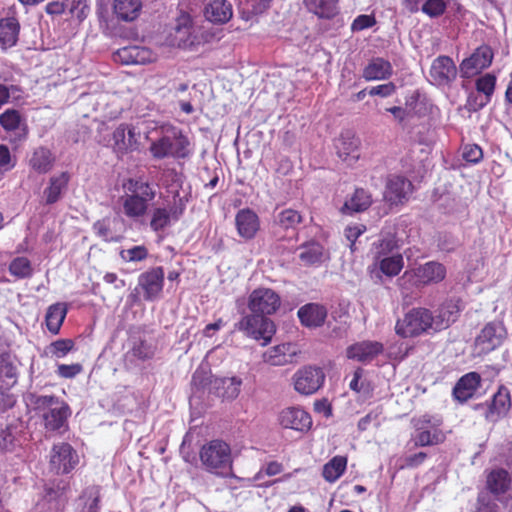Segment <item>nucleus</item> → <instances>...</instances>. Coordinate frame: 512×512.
<instances>
[{
    "label": "nucleus",
    "instance_id": "f3484780",
    "mask_svg": "<svg viewBox=\"0 0 512 512\" xmlns=\"http://www.w3.org/2000/svg\"><path fill=\"white\" fill-rule=\"evenodd\" d=\"M384 350L378 341H362L347 348V357L359 362H370Z\"/></svg>",
    "mask_w": 512,
    "mask_h": 512
},
{
    "label": "nucleus",
    "instance_id": "0e129e2a",
    "mask_svg": "<svg viewBox=\"0 0 512 512\" xmlns=\"http://www.w3.org/2000/svg\"><path fill=\"white\" fill-rule=\"evenodd\" d=\"M139 49L137 47H125L118 51V55L124 60L125 63H137L144 61V58L138 59Z\"/></svg>",
    "mask_w": 512,
    "mask_h": 512
},
{
    "label": "nucleus",
    "instance_id": "5701e85b",
    "mask_svg": "<svg viewBox=\"0 0 512 512\" xmlns=\"http://www.w3.org/2000/svg\"><path fill=\"white\" fill-rule=\"evenodd\" d=\"M142 6V0H114L112 9L117 20L132 22L140 16Z\"/></svg>",
    "mask_w": 512,
    "mask_h": 512
},
{
    "label": "nucleus",
    "instance_id": "a878e982",
    "mask_svg": "<svg viewBox=\"0 0 512 512\" xmlns=\"http://www.w3.org/2000/svg\"><path fill=\"white\" fill-rule=\"evenodd\" d=\"M214 393L225 400H234L238 397L242 380L238 377L216 378L213 383Z\"/></svg>",
    "mask_w": 512,
    "mask_h": 512
},
{
    "label": "nucleus",
    "instance_id": "7ed1b4c3",
    "mask_svg": "<svg viewBox=\"0 0 512 512\" xmlns=\"http://www.w3.org/2000/svg\"><path fill=\"white\" fill-rule=\"evenodd\" d=\"M429 330L434 331L432 312L422 307L408 311L395 326L396 333L404 338L418 336Z\"/></svg>",
    "mask_w": 512,
    "mask_h": 512
},
{
    "label": "nucleus",
    "instance_id": "a18cd8bd",
    "mask_svg": "<svg viewBox=\"0 0 512 512\" xmlns=\"http://www.w3.org/2000/svg\"><path fill=\"white\" fill-rule=\"evenodd\" d=\"M397 284L400 287L402 294L406 296L412 292L413 288L424 286L415 269L405 271L403 275L398 278Z\"/></svg>",
    "mask_w": 512,
    "mask_h": 512
},
{
    "label": "nucleus",
    "instance_id": "7c9ffc66",
    "mask_svg": "<svg viewBox=\"0 0 512 512\" xmlns=\"http://www.w3.org/2000/svg\"><path fill=\"white\" fill-rule=\"evenodd\" d=\"M205 17L213 23H226L232 17L231 4L226 0H212L205 8Z\"/></svg>",
    "mask_w": 512,
    "mask_h": 512
},
{
    "label": "nucleus",
    "instance_id": "79ce46f5",
    "mask_svg": "<svg viewBox=\"0 0 512 512\" xmlns=\"http://www.w3.org/2000/svg\"><path fill=\"white\" fill-rule=\"evenodd\" d=\"M148 209V202L140 200L130 194L123 197L124 214L129 218H139L145 215Z\"/></svg>",
    "mask_w": 512,
    "mask_h": 512
},
{
    "label": "nucleus",
    "instance_id": "2f4dec72",
    "mask_svg": "<svg viewBox=\"0 0 512 512\" xmlns=\"http://www.w3.org/2000/svg\"><path fill=\"white\" fill-rule=\"evenodd\" d=\"M339 0H304L307 10L321 19H332L339 12Z\"/></svg>",
    "mask_w": 512,
    "mask_h": 512
},
{
    "label": "nucleus",
    "instance_id": "e2e57ef3",
    "mask_svg": "<svg viewBox=\"0 0 512 512\" xmlns=\"http://www.w3.org/2000/svg\"><path fill=\"white\" fill-rule=\"evenodd\" d=\"M396 91V86L393 82H388L375 87H372L368 94L371 96L388 97Z\"/></svg>",
    "mask_w": 512,
    "mask_h": 512
},
{
    "label": "nucleus",
    "instance_id": "6ab92c4d",
    "mask_svg": "<svg viewBox=\"0 0 512 512\" xmlns=\"http://www.w3.org/2000/svg\"><path fill=\"white\" fill-rule=\"evenodd\" d=\"M298 317L301 323L309 328L320 327L327 317V309L317 303H309L298 310Z\"/></svg>",
    "mask_w": 512,
    "mask_h": 512
},
{
    "label": "nucleus",
    "instance_id": "dca6fc26",
    "mask_svg": "<svg viewBox=\"0 0 512 512\" xmlns=\"http://www.w3.org/2000/svg\"><path fill=\"white\" fill-rule=\"evenodd\" d=\"M113 150L120 155L137 148V138L132 128L126 124L119 125L112 133Z\"/></svg>",
    "mask_w": 512,
    "mask_h": 512
},
{
    "label": "nucleus",
    "instance_id": "ea45409f",
    "mask_svg": "<svg viewBox=\"0 0 512 512\" xmlns=\"http://www.w3.org/2000/svg\"><path fill=\"white\" fill-rule=\"evenodd\" d=\"M347 465V458L335 456L323 466L322 475L328 482H334L344 473Z\"/></svg>",
    "mask_w": 512,
    "mask_h": 512
},
{
    "label": "nucleus",
    "instance_id": "20e7f679",
    "mask_svg": "<svg viewBox=\"0 0 512 512\" xmlns=\"http://www.w3.org/2000/svg\"><path fill=\"white\" fill-rule=\"evenodd\" d=\"M237 328L256 340L262 339L263 345L270 342L276 330L273 321L255 313L243 317L238 322Z\"/></svg>",
    "mask_w": 512,
    "mask_h": 512
},
{
    "label": "nucleus",
    "instance_id": "a19ab883",
    "mask_svg": "<svg viewBox=\"0 0 512 512\" xmlns=\"http://www.w3.org/2000/svg\"><path fill=\"white\" fill-rule=\"evenodd\" d=\"M63 402V400L54 395H33L31 399L34 410L40 413L42 418L44 414H49L54 408L62 407Z\"/></svg>",
    "mask_w": 512,
    "mask_h": 512
},
{
    "label": "nucleus",
    "instance_id": "864d4df0",
    "mask_svg": "<svg viewBox=\"0 0 512 512\" xmlns=\"http://www.w3.org/2000/svg\"><path fill=\"white\" fill-rule=\"evenodd\" d=\"M120 256L124 261L128 262L142 261L147 258L148 250L143 245L134 246L132 248L121 250Z\"/></svg>",
    "mask_w": 512,
    "mask_h": 512
},
{
    "label": "nucleus",
    "instance_id": "e433bc0d",
    "mask_svg": "<svg viewBox=\"0 0 512 512\" xmlns=\"http://www.w3.org/2000/svg\"><path fill=\"white\" fill-rule=\"evenodd\" d=\"M123 187L128 192V194L148 203L154 199L156 194L155 190L148 182L142 181L140 179H128L123 184Z\"/></svg>",
    "mask_w": 512,
    "mask_h": 512
},
{
    "label": "nucleus",
    "instance_id": "de8ad7c7",
    "mask_svg": "<svg viewBox=\"0 0 512 512\" xmlns=\"http://www.w3.org/2000/svg\"><path fill=\"white\" fill-rule=\"evenodd\" d=\"M499 506L494 495L487 491L478 494L477 506L475 512H498Z\"/></svg>",
    "mask_w": 512,
    "mask_h": 512
},
{
    "label": "nucleus",
    "instance_id": "72a5a7b5",
    "mask_svg": "<svg viewBox=\"0 0 512 512\" xmlns=\"http://www.w3.org/2000/svg\"><path fill=\"white\" fill-rule=\"evenodd\" d=\"M372 203L371 195L363 188L355 190L352 197L341 208L342 213L352 214L367 210Z\"/></svg>",
    "mask_w": 512,
    "mask_h": 512
},
{
    "label": "nucleus",
    "instance_id": "f704fd0d",
    "mask_svg": "<svg viewBox=\"0 0 512 512\" xmlns=\"http://www.w3.org/2000/svg\"><path fill=\"white\" fill-rule=\"evenodd\" d=\"M71 411L66 402L62 403V407L54 408L49 414L43 415L44 426L49 431H57L64 427L67 423V418Z\"/></svg>",
    "mask_w": 512,
    "mask_h": 512
},
{
    "label": "nucleus",
    "instance_id": "c756f323",
    "mask_svg": "<svg viewBox=\"0 0 512 512\" xmlns=\"http://www.w3.org/2000/svg\"><path fill=\"white\" fill-rule=\"evenodd\" d=\"M417 275L423 285L439 283L446 277V268L443 264L430 261L415 268Z\"/></svg>",
    "mask_w": 512,
    "mask_h": 512
},
{
    "label": "nucleus",
    "instance_id": "1a4fd4ad",
    "mask_svg": "<svg viewBox=\"0 0 512 512\" xmlns=\"http://www.w3.org/2000/svg\"><path fill=\"white\" fill-rule=\"evenodd\" d=\"M491 47L482 45L478 47L470 57L465 58L459 66L461 77L470 78L483 69L489 67L493 60Z\"/></svg>",
    "mask_w": 512,
    "mask_h": 512
},
{
    "label": "nucleus",
    "instance_id": "ddd939ff",
    "mask_svg": "<svg viewBox=\"0 0 512 512\" xmlns=\"http://www.w3.org/2000/svg\"><path fill=\"white\" fill-rule=\"evenodd\" d=\"M279 422L283 428L307 431L312 425L310 415L301 408L288 407L279 414Z\"/></svg>",
    "mask_w": 512,
    "mask_h": 512
},
{
    "label": "nucleus",
    "instance_id": "aec40b11",
    "mask_svg": "<svg viewBox=\"0 0 512 512\" xmlns=\"http://www.w3.org/2000/svg\"><path fill=\"white\" fill-rule=\"evenodd\" d=\"M481 377L476 372H470L462 376L453 388L456 400L465 402L470 399L480 385Z\"/></svg>",
    "mask_w": 512,
    "mask_h": 512
},
{
    "label": "nucleus",
    "instance_id": "c9c22d12",
    "mask_svg": "<svg viewBox=\"0 0 512 512\" xmlns=\"http://www.w3.org/2000/svg\"><path fill=\"white\" fill-rule=\"evenodd\" d=\"M420 3L422 4L421 10L430 17H438L446 10L444 0H406V7L410 12H416Z\"/></svg>",
    "mask_w": 512,
    "mask_h": 512
},
{
    "label": "nucleus",
    "instance_id": "6e6d98bb",
    "mask_svg": "<svg viewBox=\"0 0 512 512\" xmlns=\"http://www.w3.org/2000/svg\"><path fill=\"white\" fill-rule=\"evenodd\" d=\"M74 348V341L71 339H59L50 344V353L58 358L64 357Z\"/></svg>",
    "mask_w": 512,
    "mask_h": 512
},
{
    "label": "nucleus",
    "instance_id": "2eb2a0df",
    "mask_svg": "<svg viewBox=\"0 0 512 512\" xmlns=\"http://www.w3.org/2000/svg\"><path fill=\"white\" fill-rule=\"evenodd\" d=\"M412 183L402 176H392L388 179L384 198L391 204L403 203L412 192Z\"/></svg>",
    "mask_w": 512,
    "mask_h": 512
},
{
    "label": "nucleus",
    "instance_id": "cd10ccee",
    "mask_svg": "<svg viewBox=\"0 0 512 512\" xmlns=\"http://www.w3.org/2000/svg\"><path fill=\"white\" fill-rule=\"evenodd\" d=\"M299 259L306 266L318 265L325 261L328 256L321 244L318 242H307L299 246Z\"/></svg>",
    "mask_w": 512,
    "mask_h": 512
},
{
    "label": "nucleus",
    "instance_id": "c85d7f7f",
    "mask_svg": "<svg viewBox=\"0 0 512 512\" xmlns=\"http://www.w3.org/2000/svg\"><path fill=\"white\" fill-rule=\"evenodd\" d=\"M393 69L391 63L381 57L371 59L363 69V78L367 81L383 80L392 75Z\"/></svg>",
    "mask_w": 512,
    "mask_h": 512
},
{
    "label": "nucleus",
    "instance_id": "69168bd1",
    "mask_svg": "<svg viewBox=\"0 0 512 512\" xmlns=\"http://www.w3.org/2000/svg\"><path fill=\"white\" fill-rule=\"evenodd\" d=\"M82 371V366L78 363L66 365L61 364L58 366L57 373L63 378H73Z\"/></svg>",
    "mask_w": 512,
    "mask_h": 512
},
{
    "label": "nucleus",
    "instance_id": "3c124183",
    "mask_svg": "<svg viewBox=\"0 0 512 512\" xmlns=\"http://www.w3.org/2000/svg\"><path fill=\"white\" fill-rule=\"evenodd\" d=\"M12 380V384L16 383L17 368L11 360L9 353L0 354V375Z\"/></svg>",
    "mask_w": 512,
    "mask_h": 512
},
{
    "label": "nucleus",
    "instance_id": "680f3d73",
    "mask_svg": "<svg viewBox=\"0 0 512 512\" xmlns=\"http://www.w3.org/2000/svg\"><path fill=\"white\" fill-rule=\"evenodd\" d=\"M186 203L187 199L185 197H180L178 193L174 196L173 205L169 210L172 219L178 220L180 218L185 211Z\"/></svg>",
    "mask_w": 512,
    "mask_h": 512
},
{
    "label": "nucleus",
    "instance_id": "9b49d317",
    "mask_svg": "<svg viewBox=\"0 0 512 512\" xmlns=\"http://www.w3.org/2000/svg\"><path fill=\"white\" fill-rule=\"evenodd\" d=\"M506 329L501 322L487 323L475 339V346L481 353H489L501 345Z\"/></svg>",
    "mask_w": 512,
    "mask_h": 512
},
{
    "label": "nucleus",
    "instance_id": "b1692460",
    "mask_svg": "<svg viewBox=\"0 0 512 512\" xmlns=\"http://www.w3.org/2000/svg\"><path fill=\"white\" fill-rule=\"evenodd\" d=\"M302 220L303 218L297 210L292 208L283 209L274 215L273 232L277 235L281 230L295 231Z\"/></svg>",
    "mask_w": 512,
    "mask_h": 512
},
{
    "label": "nucleus",
    "instance_id": "8fccbe9b",
    "mask_svg": "<svg viewBox=\"0 0 512 512\" xmlns=\"http://www.w3.org/2000/svg\"><path fill=\"white\" fill-rule=\"evenodd\" d=\"M21 121L20 113L14 109H8L0 115V125L7 131L16 130Z\"/></svg>",
    "mask_w": 512,
    "mask_h": 512
},
{
    "label": "nucleus",
    "instance_id": "a211bd4d",
    "mask_svg": "<svg viewBox=\"0 0 512 512\" xmlns=\"http://www.w3.org/2000/svg\"><path fill=\"white\" fill-rule=\"evenodd\" d=\"M55 161L56 157L49 148L39 146L29 156L28 165L37 174H46L53 169Z\"/></svg>",
    "mask_w": 512,
    "mask_h": 512
},
{
    "label": "nucleus",
    "instance_id": "09e8293b",
    "mask_svg": "<svg viewBox=\"0 0 512 512\" xmlns=\"http://www.w3.org/2000/svg\"><path fill=\"white\" fill-rule=\"evenodd\" d=\"M443 434L439 430L433 432L429 430L421 431L415 437V446L435 445L443 441Z\"/></svg>",
    "mask_w": 512,
    "mask_h": 512
},
{
    "label": "nucleus",
    "instance_id": "9d476101",
    "mask_svg": "<svg viewBox=\"0 0 512 512\" xmlns=\"http://www.w3.org/2000/svg\"><path fill=\"white\" fill-rule=\"evenodd\" d=\"M429 77L436 86H449L457 77V67L449 56H438L431 64Z\"/></svg>",
    "mask_w": 512,
    "mask_h": 512
},
{
    "label": "nucleus",
    "instance_id": "f257e3e1",
    "mask_svg": "<svg viewBox=\"0 0 512 512\" xmlns=\"http://www.w3.org/2000/svg\"><path fill=\"white\" fill-rule=\"evenodd\" d=\"M200 459L205 468L218 475H227L232 468L231 450L228 444L212 440L200 451Z\"/></svg>",
    "mask_w": 512,
    "mask_h": 512
},
{
    "label": "nucleus",
    "instance_id": "6e6552de",
    "mask_svg": "<svg viewBox=\"0 0 512 512\" xmlns=\"http://www.w3.org/2000/svg\"><path fill=\"white\" fill-rule=\"evenodd\" d=\"M166 42L169 46L182 49L191 48L199 43L193 34L192 21L188 14H182L169 32Z\"/></svg>",
    "mask_w": 512,
    "mask_h": 512
},
{
    "label": "nucleus",
    "instance_id": "58836bf2",
    "mask_svg": "<svg viewBox=\"0 0 512 512\" xmlns=\"http://www.w3.org/2000/svg\"><path fill=\"white\" fill-rule=\"evenodd\" d=\"M290 344H281L267 350L264 355V361L273 366H283L290 362L292 354H288Z\"/></svg>",
    "mask_w": 512,
    "mask_h": 512
},
{
    "label": "nucleus",
    "instance_id": "49530a36",
    "mask_svg": "<svg viewBox=\"0 0 512 512\" xmlns=\"http://www.w3.org/2000/svg\"><path fill=\"white\" fill-rule=\"evenodd\" d=\"M9 271L18 278H27L32 275L30 261L26 257H17L9 265Z\"/></svg>",
    "mask_w": 512,
    "mask_h": 512
},
{
    "label": "nucleus",
    "instance_id": "5fc2aeb1",
    "mask_svg": "<svg viewBox=\"0 0 512 512\" xmlns=\"http://www.w3.org/2000/svg\"><path fill=\"white\" fill-rule=\"evenodd\" d=\"M376 249V259H380L381 257H385L388 256L390 253H393L394 250L398 249V244L395 236L390 234L385 236L383 239L380 240V243Z\"/></svg>",
    "mask_w": 512,
    "mask_h": 512
},
{
    "label": "nucleus",
    "instance_id": "39448f33",
    "mask_svg": "<svg viewBox=\"0 0 512 512\" xmlns=\"http://www.w3.org/2000/svg\"><path fill=\"white\" fill-rule=\"evenodd\" d=\"M325 373L322 368L307 365L293 375L295 390L302 395H312L316 393L323 385Z\"/></svg>",
    "mask_w": 512,
    "mask_h": 512
},
{
    "label": "nucleus",
    "instance_id": "bf43d9fd",
    "mask_svg": "<svg viewBox=\"0 0 512 512\" xmlns=\"http://www.w3.org/2000/svg\"><path fill=\"white\" fill-rule=\"evenodd\" d=\"M68 489V483L61 481L47 489V497L49 500H65V495Z\"/></svg>",
    "mask_w": 512,
    "mask_h": 512
},
{
    "label": "nucleus",
    "instance_id": "37998d69",
    "mask_svg": "<svg viewBox=\"0 0 512 512\" xmlns=\"http://www.w3.org/2000/svg\"><path fill=\"white\" fill-rule=\"evenodd\" d=\"M377 260L379 261L380 271L389 277L398 275L404 266L403 257L400 253L381 257Z\"/></svg>",
    "mask_w": 512,
    "mask_h": 512
},
{
    "label": "nucleus",
    "instance_id": "f8f14e48",
    "mask_svg": "<svg viewBox=\"0 0 512 512\" xmlns=\"http://www.w3.org/2000/svg\"><path fill=\"white\" fill-rule=\"evenodd\" d=\"M164 270L162 267H154L142 273L138 278V285L144 291V299L147 301L156 300L163 289Z\"/></svg>",
    "mask_w": 512,
    "mask_h": 512
},
{
    "label": "nucleus",
    "instance_id": "4d7b16f0",
    "mask_svg": "<svg viewBox=\"0 0 512 512\" xmlns=\"http://www.w3.org/2000/svg\"><path fill=\"white\" fill-rule=\"evenodd\" d=\"M363 369L357 368L354 371L353 379L351 380L349 387L351 390L357 393H363L364 395H368L370 393L369 385L365 382L360 383V379L362 378Z\"/></svg>",
    "mask_w": 512,
    "mask_h": 512
},
{
    "label": "nucleus",
    "instance_id": "774afa93",
    "mask_svg": "<svg viewBox=\"0 0 512 512\" xmlns=\"http://www.w3.org/2000/svg\"><path fill=\"white\" fill-rule=\"evenodd\" d=\"M14 166L15 160L12 159L9 148L5 145H0V167H3L7 171Z\"/></svg>",
    "mask_w": 512,
    "mask_h": 512
},
{
    "label": "nucleus",
    "instance_id": "603ef678",
    "mask_svg": "<svg viewBox=\"0 0 512 512\" xmlns=\"http://www.w3.org/2000/svg\"><path fill=\"white\" fill-rule=\"evenodd\" d=\"M171 214L165 208H156L153 211L150 226L154 231H159L165 228L170 221Z\"/></svg>",
    "mask_w": 512,
    "mask_h": 512
},
{
    "label": "nucleus",
    "instance_id": "0eeeda50",
    "mask_svg": "<svg viewBox=\"0 0 512 512\" xmlns=\"http://www.w3.org/2000/svg\"><path fill=\"white\" fill-rule=\"evenodd\" d=\"M281 305L280 296L270 288H257L249 296L248 307L262 316L274 314Z\"/></svg>",
    "mask_w": 512,
    "mask_h": 512
},
{
    "label": "nucleus",
    "instance_id": "473e14b6",
    "mask_svg": "<svg viewBox=\"0 0 512 512\" xmlns=\"http://www.w3.org/2000/svg\"><path fill=\"white\" fill-rule=\"evenodd\" d=\"M20 30L19 22L14 17L0 20V46L3 49L16 44Z\"/></svg>",
    "mask_w": 512,
    "mask_h": 512
},
{
    "label": "nucleus",
    "instance_id": "412c9836",
    "mask_svg": "<svg viewBox=\"0 0 512 512\" xmlns=\"http://www.w3.org/2000/svg\"><path fill=\"white\" fill-rule=\"evenodd\" d=\"M511 407L509 391L505 388L498 390L488 407L485 417L488 421L495 422L505 416Z\"/></svg>",
    "mask_w": 512,
    "mask_h": 512
},
{
    "label": "nucleus",
    "instance_id": "f03ea898",
    "mask_svg": "<svg viewBox=\"0 0 512 512\" xmlns=\"http://www.w3.org/2000/svg\"><path fill=\"white\" fill-rule=\"evenodd\" d=\"M190 142L180 131L173 130L171 134L164 135L154 141L149 150L156 159L168 157L186 158L190 154Z\"/></svg>",
    "mask_w": 512,
    "mask_h": 512
},
{
    "label": "nucleus",
    "instance_id": "4be33fe9",
    "mask_svg": "<svg viewBox=\"0 0 512 512\" xmlns=\"http://www.w3.org/2000/svg\"><path fill=\"white\" fill-rule=\"evenodd\" d=\"M235 222L239 235L245 239H252L259 229L258 216L250 209L238 211Z\"/></svg>",
    "mask_w": 512,
    "mask_h": 512
},
{
    "label": "nucleus",
    "instance_id": "bb28decb",
    "mask_svg": "<svg viewBox=\"0 0 512 512\" xmlns=\"http://www.w3.org/2000/svg\"><path fill=\"white\" fill-rule=\"evenodd\" d=\"M486 485L488 489L487 492L494 496H500L509 490L511 477L505 469L497 468L488 474Z\"/></svg>",
    "mask_w": 512,
    "mask_h": 512
},
{
    "label": "nucleus",
    "instance_id": "13d9d810",
    "mask_svg": "<svg viewBox=\"0 0 512 512\" xmlns=\"http://www.w3.org/2000/svg\"><path fill=\"white\" fill-rule=\"evenodd\" d=\"M462 156L467 162L478 163L483 157V152L478 145L469 144L464 147Z\"/></svg>",
    "mask_w": 512,
    "mask_h": 512
},
{
    "label": "nucleus",
    "instance_id": "4468645a",
    "mask_svg": "<svg viewBox=\"0 0 512 512\" xmlns=\"http://www.w3.org/2000/svg\"><path fill=\"white\" fill-rule=\"evenodd\" d=\"M459 314L458 300L449 299L443 302L436 310V314H432L434 331L438 332L450 327L458 319Z\"/></svg>",
    "mask_w": 512,
    "mask_h": 512
},
{
    "label": "nucleus",
    "instance_id": "338daca9",
    "mask_svg": "<svg viewBox=\"0 0 512 512\" xmlns=\"http://www.w3.org/2000/svg\"><path fill=\"white\" fill-rule=\"evenodd\" d=\"M85 495H88L92 499V502L82 512H98V503L100 498L99 488L96 486L87 488Z\"/></svg>",
    "mask_w": 512,
    "mask_h": 512
},
{
    "label": "nucleus",
    "instance_id": "393cba45",
    "mask_svg": "<svg viewBox=\"0 0 512 512\" xmlns=\"http://www.w3.org/2000/svg\"><path fill=\"white\" fill-rule=\"evenodd\" d=\"M69 180L70 175L68 172H61L58 175L52 176L49 179V185L43 191L45 204L51 205L56 203L67 189Z\"/></svg>",
    "mask_w": 512,
    "mask_h": 512
},
{
    "label": "nucleus",
    "instance_id": "c03bdc74",
    "mask_svg": "<svg viewBox=\"0 0 512 512\" xmlns=\"http://www.w3.org/2000/svg\"><path fill=\"white\" fill-rule=\"evenodd\" d=\"M496 84V77L487 73L476 80V89L485 95V101L479 103L478 107L481 108L490 101V97L494 93Z\"/></svg>",
    "mask_w": 512,
    "mask_h": 512
},
{
    "label": "nucleus",
    "instance_id": "423d86ee",
    "mask_svg": "<svg viewBox=\"0 0 512 512\" xmlns=\"http://www.w3.org/2000/svg\"><path fill=\"white\" fill-rule=\"evenodd\" d=\"M79 457L75 449L66 442L54 444L51 453L49 466L56 474H67L78 464Z\"/></svg>",
    "mask_w": 512,
    "mask_h": 512
},
{
    "label": "nucleus",
    "instance_id": "052dcab7",
    "mask_svg": "<svg viewBox=\"0 0 512 512\" xmlns=\"http://www.w3.org/2000/svg\"><path fill=\"white\" fill-rule=\"evenodd\" d=\"M376 23L374 16L372 15H359L352 23V31H362L364 29L372 27Z\"/></svg>",
    "mask_w": 512,
    "mask_h": 512
},
{
    "label": "nucleus",
    "instance_id": "4c0bfd02",
    "mask_svg": "<svg viewBox=\"0 0 512 512\" xmlns=\"http://www.w3.org/2000/svg\"><path fill=\"white\" fill-rule=\"evenodd\" d=\"M67 313L66 306L61 303L51 305L46 313V325L48 330L57 334Z\"/></svg>",
    "mask_w": 512,
    "mask_h": 512
}]
</instances>
